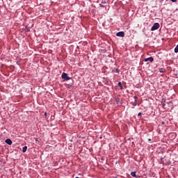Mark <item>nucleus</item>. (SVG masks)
Instances as JSON below:
<instances>
[{
  "label": "nucleus",
  "instance_id": "ddd939ff",
  "mask_svg": "<svg viewBox=\"0 0 178 178\" xmlns=\"http://www.w3.org/2000/svg\"><path fill=\"white\" fill-rule=\"evenodd\" d=\"M27 151V146H24L22 147V152H26Z\"/></svg>",
  "mask_w": 178,
  "mask_h": 178
},
{
  "label": "nucleus",
  "instance_id": "f8f14e48",
  "mask_svg": "<svg viewBox=\"0 0 178 178\" xmlns=\"http://www.w3.org/2000/svg\"><path fill=\"white\" fill-rule=\"evenodd\" d=\"M115 102L117 104H122V102H120V99L119 98H115Z\"/></svg>",
  "mask_w": 178,
  "mask_h": 178
},
{
  "label": "nucleus",
  "instance_id": "0eeeda50",
  "mask_svg": "<svg viewBox=\"0 0 178 178\" xmlns=\"http://www.w3.org/2000/svg\"><path fill=\"white\" fill-rule=\"evenodd\" d=\"M165 106H166V99H162V108H165Z\"/></svg>",
  "mask_w": 178,
  "mask_h": 178
},
{
  "label": "nucleus",
  "instance_id": "4468645a",
  "mask_svg": "<svg viewBox=\"0 0 178 178\" xmlns=\"http://www.w3.org/2000/svg\"><path fill=\"white\" fill-rule=\"evenodd\" d=\"M168 105L170 106H173V103L172 102H167Z\"/></svg>",
  "mask_w": 178,
  "mask_h": 178
},
{
  "label": "nucleus",
  "instance_id": "412c9836",
  "mask_svg": "<svg viewBox=\"0 0 178 178\" xmlns=\"http://www.w3.org/2000/svg\"><path fill=\"white\" fill-rule=\"evenodd\" d=\"M44 116H47V112L44 113Z\"/></svg>",
  "mask_w": 178,
  "mask_h": 178
},
{
  "label": "nucleus",
  "instance_id": "20e7f679",
  "mask_svg": "<svg viewBox=\"0 0 178 178\" xmlns=\"http://www.w3.org/2000/svg\"><path fill=\"white\" fill-rule=\"evenodd\" d=\"M117 37H124V31H120L116 33Z\"/></svg>",
  "mask_w": 178,
  "mask_h": 178
},
{
  "label": "nucleus",
  "instance_id": "39448f33",
  "mask_svg": "<svg viewBox=\"0 0 178 178\" xmlns=\"http://www.w3.org/2000/svg\"><path fill=\"white\" fill-rule=\"evenodd\" d=\"M5 143H6V144H8V145H12V144H13L12 140L10 138H7L5 140Z\"/></svg>",
  "mask_w": 178,
  "mask_h": 178
},
{
  "label": "nucleus",
  "instance_id": "9d476101",
  "mask_svg": "<svg viewBox=\"0 0 178 178\" xmlns=\"http://www.w3.org/2000/svg\"><path fill=\"white\" fill-rule=\"evenodd\" d=\"M136 172H131V176H132V177H138V175H136Z\"/></svg>",
  "mask_w": 178,
  "mask_h": 178
},
{
  "label": "nucleus",
  "instance_id": "a878e982",
  "mask_svg": "<svg viewBox=\"0 0 178 178\" xmlns=\"http://www.w3.org/2000/svg\"><path fill=\"white\" fill-rule=\"evenodd\" d=\"M77 48H79V46H77Z\"/></svg>",
  "mask_w": 178,
  "mask_h": 178
},
{
  "label": "nucleus",
  "instance_id": "4be33fe9",
  "mask_svg": "<svg viewBox=\"0 0 178 178\" xmlns=\"http://www.w3.org/2000/svg\"><path fill=\"white\" fill-rule=\"evenodd\" d=\"M161 161H163V157H161Z\"/></svg>",
  "mask_w": 178,
  "mask_h": 178
},
{
  "label": "nucleus",
  "instance_id": "1a4fd4ad",
  "mask_svg": "<svg viewBox=\"0 0 178 178\" xmlns=\"http://www.w3.org/2000/svg\"><path fill=\"white\" fill-rule=\"evenodd\" d=\"M159 72H160V73H165L166 70L165 68H159Z\"/></svg>",
  "mask_w": 178,
  "mask_h": 178
},
{
  "label": "nucleus",
  "instance_id": "dca6fc26",
  "mask_svg": "<svg viewBox=\"0 0 178 178\" xmlns=\"http://www.w3.org/2000/svg\"><path fill=\"white\" fill-rule=\"evenodd\" d=\"M101 161H105V157H104V156H102V157H101Z\"/></svg>",
  "mask_w": 178,
  "mask_h": 178
},
{
  "label": "nucleus",
  "instance_id": "5701e85b",
  "mask_svg": "<svg viewBox=\"0 0 178 178\" xmlns=\"http://www.w3.org/2000/svg\"><path fill=\"white\" fill-rule=\"evenodd\" d=\"M151 140H152L151 138H149V139H148V141H151Z\"/></svg>",
  "mask_w": 178,
  "mask_h": 178
},
{
  "label": "nucleus",
  "instance_id": "6e6552de",
  "mask_svg": "<svg viewBox=\"0 0 178 178\" xmlns=\"http://www.w3.org/2000/svg\"><path fill=\"white\" fill-rule=\"evenodd\" d=\"M112 72L118 73L119 74V73H120V71L118 68H114V69H113Z\"/></svg>",
  "mask_w": 178,
  "mask_h": 178
},
{
  "label": "nucleus",
  "instance_id": "9b49d317",
  "mask_svg": "<svg viewBox=\"0 0 178 178\" xmlns=\"http://www.w3.org/2000/svg\"><path fill=\"white\" fill-rule=\"evenodd\" d=\"M118 86L120 87V90H123V85H122V82L119 81Z\"/></svg>",
  "mask_w": 178,
  "mask_h": 178
},
{
  "label": "nucleus",
  "instance_id": "f3484780",
  "mask_svg": "<svg viewBox=\"0 0 178 178\" xmlns=\"http://www.w3.org/2000/svg\"><path fill=\"white\" fill-rule=\"evenodd\" d=\"M102 3H106V1H105V0L102 1Z\"/></svg>",
  "mask_w": 178,
  "mask_h": 178
},
{
  "label": "nucleus",
  "instance_id": "393cba45",
  "mask_svg": "<svg viewBox=\"0 0 178 178\" xmlns=\"http://www.w3.org/2000/svg\"><path fill=\"white\" fill-rule=\"evenodd\" d=\"M75 178H80V177H76Z\"/></svg>",
  "mask_w": 178,
  "mask_h": 178
},
{
  "label": "nucleus",
  "instance_id": "a211bd4d",
  "mask_svg": "<svg viewBox=\"0 0 178 178\" xmlns=\"http://www.w3.org/2000/svg\"><path fill=\"white\" fill-rule=\"evenodd\" d=\"M171 2H177V0H170Z\"/></svg>",
  "mask_w": 178,
  "mask_h": 178
},
{
  "label": "nucleus",
  "instance_id": "f257e3e1",
  "mask_svg": "<svg viewBox=\"0 0 178 178\" xmlns=\"http://www.w3.org/2000/svg\"><path fill=\"white\" fill-rule=\"evenodd\" d=\"M61 77L64 80V81H67L69 80H72V77L67 76V73H66V72H63Z\"/></svg>",
  "mask_w": 178,
  "mask_h": 178
},
{
  "label": "nucleus",
  "instance_id": "7ed1b4c3",
  "mask_svg": "<svg viewBox=\"0 0 178 178\" xmlns=\"http://www.w3.org/2000/svg\"><path fill=\"white\" fill-rule=\"evenodd\" d=\"M134 102L131 103L133 106H137L138 102V97L137 96L134 97Z\"/></svg>",
  "mask_w": 178,
  "mask_h": 178
},
{
  "label": "nucleus",
  "instance_id": "aec40b11",
  "mask_svg": "<svg viewBox=\"0 0 178 178\" xmlns=\"http://www.w3.org/2000/svg\"><path fill=\"white\" fill-rule=\"evenodd\" d=\"M161 124H165V121H162V122H161Z\"/></svg>",
  "mask_w": 178,
  "mask_h": 178
},
{
  "label": "nucleus",
  "instance_id": "2eb2a0df",
  "mask_svg": "<svg viewBox=\"0 0 178 178\" xmlns=\"http://www.w3.org/2000/svg\"><path fill=\"white\" fill-rule=\"evenodd\" d=\"M100 8H105V6L104 5H102V3L99 4Z\"/></svg>",
  "mask_w": 178,
  "mask_h": 178
},
{
  "label": "nucleus",
  "instance_id": "6ab92c4d",
  "mask_svg": "<svg viewBox=\"0 0 178 178\" xmlns=\"http://www.w3.org/2000/svg\"><path fill=\"white\" fill-rule=\"evenodd\" d=\"M143 115V113H138V116H141Z\"/></svg>",
  "mask_w": 178,
  "mask_h": 178
},
{
  "label": "nucleus",
  "instance_id": "b1692460",
  "mask_svg": "<svg viewBox=\"0 0 178 178\" xmlns=\"http://www.w3.org/2000/svg\"><path fill=\"white\" fill-rule=\"evenodd\" d=\"M17 64L19 65V61L17 62Z\"/></svg>",
  "mask_w": 178,
  "mask_h": 178
},
{
  "label": "nucleus",
  "instance_id": "423d86ee",
  "mask_svg": "<svg viewBox=\"0 0 178 178\" xmlns=\"http://www.w3.org/2000/svg\"><path fill=\"white\" fill-rule=\"evenodd\" d=\"M153 60H154V58L152 57H149V58H145V62L152 63Z\"/></svg>",
  "mask_w": 178,
  "mask_h": 178
},
{
  "label": "nucleus",
  "instance_id": "f03ea898",
  "mask_svg": "<svg viewBox=\"0 0 178 178\" xmlns=\"http://www.w3.org/2000/svg\"><path fill=\"white\" fill-rule=\"evenodd\" d=\"M160 25L159 23L156 22L154 24V25L152 26L151 28V31H155V30H158V29H159Z\"/></svg>",
  "mask_w": 178,
  "mask_h": 178
}]
</instances>
